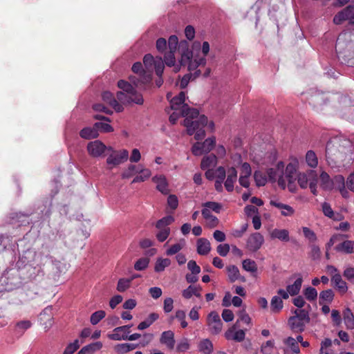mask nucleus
<instances>
[{"label": "nucleus", "mask_w": 354, "mask_h": 354, "mask_svg": "<svg viewBox=\"0 0 354 354\" xmlns=\"http://www.w3.org/2000/svg\"><path fill=\"white\" fill-rule=\"evenodd\" d=\"M352 145L349 140L335 137L326 145V160L332 168L340 167L348 153L351 152Z\"/></svg>", "instance_id": "nucleus-1"}, {"label": "nucleus", "mask_w": 354, "mask_h": 354, "mask_svg": "<svg viewBox=\"0 0 354 354\" xmlns=\"http://www.w3.org/2000/svg\"><path fill=\"white\" fill-rule=\"evenodd\" d=\"M201 145L205 148V153H208L212 150L213 147L216 145V138L212 136L207 138L205 142H201Z\"/></svg>", "instance_id": "nucleus-60"}, {"label": "nucleus", "mask_w": 354, "mask_h": 354, "mask_svg": "<svg viewBox=\"0 0 354 354\" xmlns=\"http://www.w3.org/2000/svg\"><path fill=\"white\" fill-rule=\"evenodd\" d=\"M283 308V301L279 296L272 297L270 301V310L272 313H278Z\"/></svg>", "instance_id": "nucleus-42"}, {"label": "nucleus", "mask_w": 354, "mask_h": 354, "mask_svg": "<svg viewBox=\"0 0 354 354\" xmlns=\"http://www.w3.org/2000/svg\"><path fill=\"white\" fill-rule=\"evenodd\" d=\"M211 250V243L209 240L201 238L196 241V251L201 255H206Z\"/></svg>", "instance_id": "nucleus-24"}, {"label": "nucleus", "mask_w": 354, "mask_h": 354, "mask_svg": "<svg viewBox=\"0 0 354 354\" xmlns=\"http://www.w3.org/2000/svg\"><path fill=\"white\" fill-rule=\"evenodd\" d=\"M226 270L230 282L234 283L239 279L240 273L237 266L234 265L228 266L226 267Z\"/></svg>", "instance_id": "nucleus-41"}, {"label": "nucleus", "mask_w": 354, "mask_h": 354, "mask_svg": "<svg viewBox=\"0 0 354 354\" xmlns=\"http://www.w3.org/2000/svg\"><path fill=\"white\" fill-rule=\"evenodd\" d=\"M102 348V343L101 342H97L88 344L86 346L82 348L79 351L77 354H93V353L100 350Z\"/></svg>", "instance_id": "nucleus-34"}, {"label": "nucleus", "mask_w": 354, "mask_h": 354, "mask_svg": "<svg viewBox=\"0 0 354 354\" xmlns=\"http://www.w3.org/2000/svg\"><path fill=\"white\" fill-rule=\"evenodd\" d=\"M151 75H142L140 79H137L135 77H130V80L135 85L136 87L142 88L144 85L150 84L151 82Z\"/></svg>", "instance_id": "nucleus-36"}, {"label": "nucleus", "mask_w": 354, "mask_h": 354, "mask_svg": "<svg viewBox=\"0 0 354 354\" xmlns=\"http://www.w3.org/2000/svg\"><path fill=\"white\" fill-rule=\"evenodd\" d=\"M188 135L194 134L196 140L200 141L204 139L205 131L204 128L207 124V118L205 115H199L198 118H185L183 122Z\"/></svg>", "instance_id": "nucleus-2"}, {"label": "nucleus", "mask_w": 354, "mask_h": 354, "mask_svg": "<svg viewBox=\"0 0 354 354\" xmlns=\"http://www.w3.org/2000/svg\"><path fill=\"white\" fill-rule=\"evenodd\" d=\"M203 207L216 213L221 212L222 208L221 205L217 202H205Z\"/></svg>", "instance_id": "nucleus-61"}, {"label": "nucleus", "mask_w": 354, "mask_h": 354, "mask_svg": "<svg viewBox=\"0 0 354 354\" xmlns=\"http://www.w3.org/2000/svg\"><path fill=\"white\" fill-rule=\"evenodd\" d=\"M304 296L306 297V299L312 301L317 298L318 292L315 288L312 286H308L303 290Z\"/></svg>", "instance_id": "nucleus-47"}, {"label": "nucleus", "mask_w": 354, "mask_h": 354, "mask_svg": "<svg viewBox=\"0 0 354 354\" xmlns=\"http://www.w3.org/2000/svg\"><path fill=\"white\" fill-rule=\"evenodd\" d=\"M335 250L337 252L343 254H353L354 253V241L344 240L340 241L335 245Z\"/></svg>", "instance_id": "nucleus-19"}, {"label": "nucleus", "mask_w": 354, "mask_h": 354, "mask_svg": "<svg viewBox=\"0 0 354 354\" xmlns=\"http://www.w3.org/2000/svg\"><path fill=\"white\" fill-rule=\"evenodd\" d=\"M137 345L132 343H122L115 346V351L116 353L124 354L129 351L134 350Z\"/></svg>", "instance_id": "nucleus-40"}, {"label": "nucleus", "mask_w": 354, "mask_h": 354, "mask_svg": "<svg viewBox=\"0 0 354 354\" xmlns=\"http://www.w3.org/2000/svg\"><path fill=\"white\" fill-rule=\"evenodd\" d=\"M140 175H138L135 177L133 180H132V183H141L148 179L151 176V171L149 169H140L139 172Z\"/></svg>", "instance_id": "nucleus-45"}, {"label": "nucleus", "mask_w": 354, "mask_h": 354, "mask_svg": "<svg viewBox=\"0 0 354 354\" xmlns=\"http://www.w3.org/2000/svg\"><path fill=\"white\" fill-rule=\"evenodd\" d=\"M302 231L304 237L308 239L311 243H315L317 240V236L315 234L314 231L308 227H303Z\"/></svg>", "instance_id": "nucleus-55"}, {"label": "nucleus", "mask_w": 354, "mask_h": 354, "mask_svg": "<svg viewBox=\"0 0 354 354\" xmlns=\"http://www.w3.org/2000/svg\"><path fill=\"white\" fill-rule=\"evenodd\" d=\"M331 283H333L335 288L339 290L342 295L347 292L348 286L346 282L342 280L339 273H335L331 277Z\"/></svg>", "instance_id": "nucleus-20"}, {"label": "nucleus", "mask_w": 354, "mask_h": 354, "mask_svg": "<svg viewBox=\"0 0 354 354\" xmlns=\"http://www.w3.org/2000/svg\"><path fill=\"white\" fill-rule=\"evenodd\" d=\"M264 243L263 236L259 232H255L250 235L247 240V248L252 252H256L260 249Z\"/></svg>", "instance_id": "nucleus-13"}, {"label": "nucleus", "mask_w": 354, "mask_h": 354, "mask_svg": "<svg viewBox=\"0 0 354 354\" xmlns=\"http://www.w3.org/2000/svg\"><path fill=\"white\" fill-rule=\"evenodd\" d=\"M131 281L132 279H120L118 283V287H116V289L120 292L126 291V290L130 287Z\"/></svg>", "instance_id": "nucleus-57"}, {"label": "nucleus", "mask_w": 354, "mask_h": 354, "mask_svg": "<svg viewBox=\"0 0 354 354\" xmlns=\"http://www.w3.org/2000/svg\"><path fill=\"white\" fill-rule=\"evenodd\" d=\"M160 343L166 345L169 350H172L175 344L174 332L170 330L164 331L161 335Z\"/></svg>", "instance_id": "nucleus-23"}, {"label": "nucleus", "mask_w": 354, "mask_h": 354, "mask_svg": "<svg viewBox=\"0 0 354 354\" xmlns=\"http://www.w3.org/2000/svg\"><path fill=\"white\" fill-rule=\"evenodd\" d=\"M170 265V260L168 259H158L155 265V271L161 272L165 268Z\"/></svg>", "instance_id": "nucleus-52"}, {"label": "nucleus", "mask_w": 354, "mask_h": 354, "mask_svg": "<svg viewBox=\"0 0 354 354\" xmlns=\"http://www.w3.org/2000/svg\"><path fill=\"white\" fill-rule=\"evenodd\" d=\"M149 263L148 258H142L137 260L135 263L134 268L138 271H141L147 268Z\"/></svg>", "instance_id": "nucleus-62"}, {"label": "nucleus", "mask_w": 354, "mask_h": 354, "mask_svg": "<svg viewBox=\"0 0 354 354\" xmlns=\"http://www.w3.org/2000/svg\"><path fill=\"white\" fill-rule=\"evenodd\" d=\"M105 312L103 310H99L94 312L91 316V323L93 325H96L105 317Z\"/></svg>", "instance_id": "nucleus-54"}, {"label": "nucleus", "mask_w": 354, "mask_h": 354, "mask_svg": "<svg viewBox=\"0 0 354 354\" xmlns=\"http://www.w3.org/2000/svg\"><path fill=\"white\" fill-rule=\"evenodd\" d=\"M270 204L272 207H277L281 210V214L283 216H292L295 212L292 206L283 204L281 202L271 200Z\"/></svg>", "instance_id": "nucleus-21"}, {"label": "nucleus", "mask_w": 354, "mask_h": 354, "mask_svg": "<svg viewBox=\"0 0 354 354\" xmlns=\"http://www.w3.org/2000/svg\"><path fill=\"white\" fill-rule=\"evenodd\" d=\"M320 186L325 190H330L333 189L332 179L330 178L328 174L325 171L320 173Z\"/></svg>", "instance_id": "nucleus-39"}, {"label": "nucleus", "mask_w": 354, "mask_h": 354, "mask_svg": "<svg viewBox=\"0 0 354 354\" xmlns=\"http://www.w3.org/2000/svg\"><path fill=\"white\" fill-rule=\"evenodd\" d=\"M343 320L348 330L354 328V315L350 308H346L343 310Z\"/></svg>", "instance_id": "nucleus-35"}, {"label": "nucleus", "mask_w": 354, "mask_h": 354, "mask_svg": "<svg viewBox=\"0 0 354 354\" xmlns=\"http://www.w3.org/2000/svg\"><path fill=\"white\" fill-rule=\"evenodd\" d=\"M283 344L287 346L290 347L293 353H299V347L296 339L289 337L283 339Z\"/></svg>", "instance_id": "nucleus-50"}, {"label": "nucleus", "mask_w": 354, "mask_h": 354, "mask_svg": "<svg viewBox=\"0 0 354 354\" xmlns=\"http://www.w3.org/2000/svg\"><path fill=\"white\" fill-rule=\"evenodd\" d=\"M17 263V267L6 269L1 275V282L5 284L8 290L19 287L21 284V280H25L24 270Z\"/></svg>", "instance_id": "nucleus-4"}, {"label": "nucleus", "mask_w": 354, "mask_h": 354, "mask_svg": "<svg viewBox=\"0 0 354 354\" xmlns=\"http://www.w3.org/2000/svg\"><path fill=\"white\" fill-rule=\"evenodd\" d=\"M180 47L181 48L180 59L178 65L180 67L187 66L188 71H192V51L189 50L188 43L186 41L181 42Z\"/></svg>", "instance_id": "nucleus-10"}, {"label": "nucleus", "mask_w": 354, "mask_h": 354, "mask_svg": "<svg viewBox=\"0 0 354 354\" xmlns=\"http://www.w3.org/2000/svg\"><path fill=\"white\" fill-rule=\"evenodd\" d=\"M37 258L39 259L36 266H33L32 264L26 263L23 268H21V270H24V272L25 280L34 279L40 274L44 273L43 266H44V263L42 261L43 255L39 254Z\"/></svg>", "instance_id": "nucleus-6"}, {"label": "nucleus", "mask_w": 354, "mask_h": 354, "mask_svg": "<svg viewBox=\"0 0 354 354\" xmlns=\"http://www.w3.org/2000/svg\"><path fill=\"white\" fill-rule=\"evenodd\" d=\"M118 86L121 91L127 93V94L136 95H141L140 93H138L136 89L131 84L127 82L124 80H120L118 82Z\"/></svg>", "instance_id": "nucleus-28"}, {"label": "nucleus", "mask_w": 354, "mask_h": 354, "mask_svg": "<svg viewBox=\"0 0 354 354\" xmlns=\"http://www.w3.org/2000/svg\"><path fill=\"white\" fill-rule=\"evenodd\" d=\"M174 218L173 216H166L160 220H158L156 227L158 230L169 229L168 225H171Z\"/></svg>", "instance_id": "nucleus-44"}, {"label": "nucleus", "mask_w": 354, "mask_h": 354, "mask_svg": "<svg viewBox=\"0 0 354 354\" xmlns=\"http://www.w3.org/2000/svg\"><path fill=\"white\" fill-rule=\"evenodd\" d=\"M207 325L209 326V333L217 335L221 333L223 323L217 312L213 310L207 317Z\"/></svg>", "instance_id": "nucleus-8"}, {"label": "nucleus", "mask_w": 354, "mask_h": 354, "mask_svg": "<svg viewBox=\"0 0 354 354\" xmlns=\"http://www.w3.org/2000/svg\"><path fill=\"white\" fill-rule=\"evenodd\" d=\"M185 93L180 91L178 95L174 96L170 100V108L174 111H179L180 116L185 118H197L199 116V111L195 108H191L188 104L185 103Z\"/></svg>", "instance_id": "nucleus-3"}, {"label": "nucleus", "mask_w": 354, "mask_h": 354, "mask_svg": "<svg viewBox=\"0 0 354 354\" xmlns=\"http://www.w3.org/2000/svg\"><path fill=\"white\" fill-rule=\"evenodd\" d=\"M348 235L346 234H335L331 236L328 242L326 243V250H330L333 245L337 242H340L343 239H346Z\"/></svg>", "instance_id": "nucleus-49"}, {"label": "nucleus", "mask_w": 354, "mask_h": 354, "mask_svg": "<svg viewBox=\"0 0 354 354\" xmlns=\"http://www.w3.org/2000/svg\"><path fill=\"white\" fill-rule=\"evenodd\" d=\"M190 348V344L189 342V339L186 337L180 339L179 343H178L177 347H176V351L178 353H184L186 351H188Z\"/></svg>", "instance_id": "nucleus-56"}, {"label": "nucleus", "mask_w": 354, "mask_h": 354, "mask_svg": "<svg viewBox=\"0 0 354 354\" xmlns=\"http://www.w3.org/2000/svg\"><path fill=\"white\" fill-rule=\"evenodd\" d=\"M116 100L124 104L136 103L141 105L145 101L142 98V94H136V95H132L123 91H118L116 93Z\"/></svg>", "instance_id": "nucleus-11"}, {"label": "nucleus", "mask_w": 354, "mask_h": 354, "mask_svg": "<svg viewBox=\"0 0 354 354\" xmlns=\"http://www.w3.org/2000/svg\"><path fill=\"white\" fill-rule=\"evenodd\" d=\"M127 333H125L122 330H119L118 332H116V328L113 329V331L112 333L108 334V338L112 340L115 341H120L122 339H127Z\"/></svg>", "instance_id": "nucleus-53"}, {"label": "nucleus", "mask_w": 354, "mask_h": 354, "mask_svg": "<svg viewBox=\"0 0 354 354\" xmlns=\"http://www.w3.org/2000/svg\"><path fill=\"white\" fill-rule=\"evenodd\" d=\"M174 53L175 51H169L167 53L165 54L163 62L169 67L174 66V71L178 73L180 71V66L175 64L176 59Z\"/></svg>", "instance_id": "nucleus-32"}, {"label": "nucleus", "mask_w": 354, "mask_h": 354, "mask_svg": "<svg viewBox=\"0 0 354 354\" xmlns=\"http://www.w3.org/2000/svg\"><path fill=\"white\" fill-rule=\"evenodd\" d=\"M79 136L85 140H92L95 139L99 136V132L94 126L92 127H84L80 132H79Z\"/></svg>", "instance_id": "nucleus-25"}, {"label": "nucleus", "mask_w": 354, "mask_h": 354, "mask_svg": "<svg viewBox=\"0 0 354 354\" xmlns=\"http://www.w3.org/2000/svg\"><path fill=\"white\" fill-rule=\"evenodd\" d=\"M236 324H234L230 328L227 329V330L224 333V337L227 339H233L237 342H242L245 339V331L243 329H239L235 331Z\"/></svg>", "instance_id": "nucleus-16"}, {"label": "nucleus", "mask_w": 354, "mask_h": 354, "mask_svg": "<svg viewBox=\"0 0 354 354\" xmlns=\"http://www.w3.org/2000/svg\"><path fill=\"white\" fill-rule=\"evenodd\" d=\"M297 166L295 164L287 165L285 173H283V178L288 184H292L296 180Z\"/></svg>", "instance_id": "nucleus-26"}, {"label": "nucleus", "mask_w": 354, "mask_h": 354, "mask_svg": "<svg viewBox=\"0 0 354 354\" xmlns=\"http://www.w3.org/2000/svg\"><path fill=\"white\" fill-rule=\"evenodd\" d=\"M317 179V173L315 170L309 169L305 173H299L297 182L301 189H306L311 181Z\"/></svg>", "instance_id": "nucleus-12"}, {"label": "nucleus", "mask_w": 354, "mask_h": 354, "mask_svg": "<svg viewBox=\"0 0 354 354\" xmlns=\"http://www.w3.org/2000/svg\"><path fill=\"white\" fill-rule=\"evenodd\" d=\"M306 160L307 165L314 169L318 165L317 156L313 150H308L306 155Z\"/></svg>", "instance_id": "nucleus-43"}, {"label": "nucleus", "mask_w": 354, "mask_h": 354, "mask_svg": "<svg viewBox=\"0 0 354 354\" xmlns=\"http://www.w3.org/2000/svg\"><path fill=\"white\" fill-rule=\"evenodd\" d=\"M354 13V5L350 4L337 12L333 18V22L336 25L342 24L343 21L350 19Z\"/></svg>", "instance_id": "nucleus-14"}, {"label": "nucleus", "mask_w": 354, "mask_h": 354, "mask_svg": "<svg viewBox=\"0 0 354 354\" xmlns=\"http://www.w3.org/2000/svg\"><path fill=\"white\" fill-rule=\"evenodd\" d=\"M335 294L331 289L322 290L319 292V304L323 305L324 302L330 303L334 299Z\"/></svg>", "instance_id": "nucleus-38"}, {"label": "nucleus", "mask_w": 354, "mask_h": 354, "mask_svg": "<svg viewBox=\"0 0 354 354\" xmlns=\"http://www.w3.org/2000/svg\"><path fill=\"white\" fill-rule=\"evenodd\" d=\"M303 283V278L301 275L299 274V277L296 279L295 282H294L292 285H288L286 286V290L290 296H297L300 289L301 288Z\"/></svg>", "instance_id": "nucleus-29"}, {"label": "nucleus", "mask_w": 354, "mask_h": 354, "mask_svg": "<svg viewBox=\"0 0 354 354\" xmlns=\"http://www.w3.org/2000/svg\"><path fill=\"white\" fill-rule=\"evenodd\" d=\"M79 348L78 340L75 339L74 342L70 343L66 347L64 353L62 354H73Z\"/></svg>", "instance_id": "nucleus-64"}, {"label": "nucleus", "mask_w": 354, "mask_h": 354, "mask_svg": "<svg viewBox=\"0 0 354 354\" xmlns=\"http://www.w3.org/2000/svg\"><path fill=\"white\" fill-rule=\"evenodd\" d=\"M308 324L309 322L306 320L299 319L292 316L289 317L288 319V325L289 328H290V330L295 333H301L305 330L306 325Z\"/></svg>", "instance_id": "nucleus-15"}, {"label": "nucleus", "mask_w": 354, "mask_h": 354, "mask_svg": "<svg viewBox=\"0 0 354 354\" xmlns=\"http://www.w3.org/2000/svg\"><path fill=\"white\" fill-rule=\"evenodd\" d=\"M227 179L224 182V187L228 192H232L234 190V184L237 180V170L234 167H230L227 171Z\"/></svg>", "instance_id": "nucleus-18"}, {"label": "nucleus", "mask_w": 354, "mask_h": 354, "mask_svg": "<svg viewBox=\"0 0 354 354\" xmlns=\"http://www.w3.org/2000/svg\"><path fill=\"white\" fill-rule=\"evenodd\" d=\"M202 288L201 286H189L187 288L183 291V297L185 299H190L192 297L195 296L200 298L201 297V291Z\"/></svg>", "instance_id": "nucleus-30"}, {"label": "nucleus", "mask_w": 354, "mask_h": 354, "mask_svg": "<svg viewBox=\"0 0 354 354\" xmlns=\"http://www.w3.org/2000/svg\"><path fill=\"white\" fill-rule=\"evenodd\" d=\"M217 163V158L214 154L205 156L201 162V169H207L211 167L215 166Z\"/></svg>", "instance_id": "nucleus-33"}, {"label": "nucleus", "mask_w": 354, "mask_h": 354, "mask_svg": "<svg viewBox=\"0 0 354 354\" xmlns=\"http://www.w3.org/2000/svg\"><path fill=\"white\" fill-rule=\"evenodd\" d=\"M270 236L271 239H277L285 242L289 241V232L288 230H279L276 228L270 231Z\"/></svg>", "instance_id": "nucleus-27"}, {"label": "nucleus", "mask_w": 354, "mask_h": 354, "mask_svg": "<svg viewBox=\"0 0 354 354\" xmlns=\"http://www.w3.org/2000/svg\"><path fill=\"white\" fill-rule=\"evenodd\" d=\"M283 164L279 162L277 165L276 168H270L267 169V176L271 182H275L277 179L278 185L283 189H286V181L283 175Z\"/></svg>", "instance_id": "nucleus-7"}, {"label": "nucleus", "mask_w": 354, "mask_h": 354, "mask_svg": "<svg viewBox=\"0 0 354 354\" xmlns=\"http://www.w3.org/2000/svg\"><path fill=\"white\" fill-rule=\"evenodd\" d=\"M86 149L88 155L96 158L104 157L110 150H113V147H107L101 141L96 140L88 142Z\"/></svg>", "instance_id": "nucleus-5"}, {"label": "nucleus", "mask_w": 354, "mask_h": 354, "mask_svg": "<svg viewBox=\"0 0 354 354\" xmlns=\"http://www.w3.org/2000/svg\"><path fill=\"white\" fill-rule=\"evenodd\" d=\"M169 52H176L178 46V38L176 35H171L169 37L167 41Z\"/></svg>", "instance_id": "nucleus-59"}, {"label": "nucleus", "mask_w": 354, "mask_h": 354, "mask_svg": "<svg viewBox=\"0 0 354 354\" xmlns=\"http://www.w3.org/2000/svg\"><path fill=\"white\" fill-rule=\"evenodd\" d=\"M109 156L106 159V163L108 165H120L122 162H124L127 160L128 151L127 149L121 150H110L108 152Z\"/></svg>", "instance_id": "nucleus-9"}, {"label": "nucleus", "mask_w": 354, "mask_h": 354, "mask_svg": "<svg viewBox=\"0 0 354 354\" xmlns=\"http://www.w3.org/2000/svg\"><path fill=\"white\" fill-rule=\"evenodd\" d=\"M344 277L349 283L354 284V267H347L343 272Z\"/></svg>", "instance_id": "nucleus-63"}, {"label": "nucleus", "mask_w": 354, "mask_h": 354, "mask_svg": "<svg viewBox=\"0 0 354 354\" xmlns=\"http://www.w3.org/2000/svg\"><path fill=\"white\" fill-rule=\"evenodd\" d=\"M198 348L199 352L203 354H212L213 352V344L208 338L201 340Z\"/></svg>", "instance_id": "nucleus-31"}, {"label": "nucleus", "mask_w": 354, "mask_h": 354, "mask_svg": "<svg viewBox=\"0 0 354 354\" xmlns=\"http://www.w3.org/2000/svg\"><path fill=\"white\" fill-rule=\"evenodd\" d=\"M310 310V306L307 304L306 307L303 309H297L294 310V315L292 317L299 319L306 320L310 322L309 312Z\"/></svg>", "instance_id": "nucleus-37"}, {"label": "nucleus", "mask_w": 354, "mask_h": 354, "mask_svg": "<svg viewBox=\"0 0 354 354\" xmlns=\"http://www.w3.org/2000/svg\"><path fill=\"white\" fill-rule=\"evenodd\" d=\"M153 67H155L156 74L157 76H162L164 71V62L162 58L161 57H156V62L154 64Z\"/></svg>", "instance_id": "nucleus-58"}, {"label": "nucleus", "mask_w": 354, "mask_h": 354, "mask_svg": "<svg viewBox=\"0 0 354 354\" xmlns=\"http://www.w3.org/2000/svg\"><path fill=\"white\" fill-rule=\"evenodd\" d=\"M254 179L256 185L258 187L264 186L267 182V177H266V174L259 170L254 171Z\"/></svg>", "instance_id": "nucleus-46"}, {"label": "nucleus", "mask_w": 354, "mask_h": 354, "mask_svg": "<svg viewBox=\"0 0 354 354\" xmlns=\"http://www.w3.org/2000/svg\"><path fill=\"white\" fill-rule=\"evenodd\" d=\"M174 318L180 322L181 328H185L188 326V323L185 321V312L183 310H176L174 317H171V320Z\"/></svg>", "instance_id": "nucleus-51"}, {"label": "nucleus", "mask_w": 354, "mask_h": 354, "mask_svg": "<svg viewBox=\"0 0 354 354\" xmlns=\"http://www.w3.org/2000/svg\"><path fill=\"white\" fill-rule=\"evenodd\" d=\"M152 181L156 183V189L163 194L169 193L168 183L163 175L156 176L152 178Z\"/></svg>", "instance_id": "nucleus-22"}, {"label": "nucleus", "mask_w": 354, "mask_h": 354, "mask_svg": "<svg viewBox=\"0 0 354 354\" xmlns=\"http://www.w3.org/2000/svg\"><path fill=\"white\" fill-rule=\"evenodd\" d=\"M243 268L245 271L250 273H256L258 270V267L257 266L255 261L250 259L243 260Z\"/></svg>", "instance_id": "nucleus-48"}, {"label": "nucleus", "mask_w": 354, "mask_h": 354, "mask_svg": "<svg viewBox=\"0 0 354 354\" xmlns=\"http://www.w3.org/2000/svg\"><path fill=\"white\" fill-rule=\"evenodd\" d=\"M102 100L104 102L110 105L114 109L115 112L120 113L124 111V107L115 98L113 94L109 91H104L102 95Z\"/></svg>", "instance_id": "nucleus-17"}]
</instances>
